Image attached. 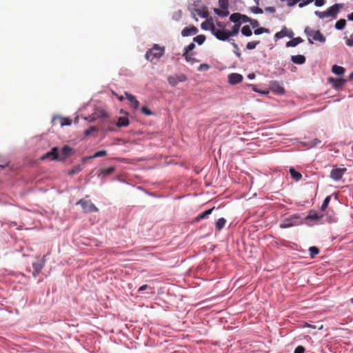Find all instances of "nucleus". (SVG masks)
<instances>
[{
    "mask_svg": "<svg viewBox=\"0 0 353 353\" xmlns=\"http://www.w3.org/2000/svg\"><path fill=\"white\" fill-rule=\"evenodd\" d=\"M303 223V219L299 214H293L288 218L285 219L280 224L281 228H288Z\"/></svg>",
    "mask_w": 353,
    "mask_h": 353,
    "instance_id": "7ed1b4c3",
    "label": "nucleus"
},
{
    "mask_svg": "<svg viewBox=\"0 0 353 353\" xmlns=\"http://www.w3.org/2000/svg\"><path fill=\"white\" fill-rule=\"evenodd\" d=\"M50 159L51 160H59V150L57 147L53 148L51 151L41 157V159Z\"/></svg>",
    "mask_w": 353,
    "mask_h": 353,
    "instance_id": "6e6552de",
    "label": "nucleus"
},
{
    "mask_svg": "<svg viewBox=\"0 0 353 353\" xmlns=\"http://www.w3.org/2000/svg\"><path fill=\"white\" fill-rule=\"evenodd\" d=\"M240 21L243 22V23H250V21H251V18H250L247 15L241 14V20H240Z\"/></svg>",
    "mask_w": 353,
    "mask_h": 353,
    "instance_id": "a19ab883",
    "label": "nucleus"
},
{
    "mask_svg": "<svg viewBox=\"0 0 353 353\" xmlns=\"http://www.w3.org/2000/svg\"><path fill=\"white\" fill-rule=\"evenodd\" d=\"M314 0H303V2L300 3L299 4V6L300 8H303L307 5H308L309 3H312Z\"/></svg>",
    "mask_w": 353,
    "mask_h": 353,
    "instance_id": "864d4df0",
    "label": "nucleus"
},
{
    "mask_svg": "<svg viewBox=\"0 0 353 353\" xmlns=\"http://www.w3.org/2000/svg\"><path fill=\"white\" fill-rule=\"evenodd\" d=\"M250 23L253 28H256L259 26V23L256 19H251V21H250Z\"/></svg>",
    "mask_w": 353,
    "mask_h": 353,
    "instance_id": "4d7b16f0",
    "label": "nucleus"
},
{
    "mask_svg": "<svg viewBox=\"0 0 353 353\" xmlns=\"http://www.w3.org/2000/svg\"><path fill=\"white\" fill-rule=\"evenodd\" d=\"M314 4L317 7L323 6L325 3V0H314Z\"/></svg>",
    "mask_w": 353,
    "mask_h": 353,
    "instance_id": "6e6d98bb",
    "label": "nucleus"
},
{
    "mask_svg": "<svg viewBox=\"0 0 353 353\" xmlns=\"http://www.w3.org/2000/svg\"><path fill=\"white\" fill-rule=\"evenodd\" d=\"M240 26H241V23H239L238 24H234L232 26V30L229 31L230 37H232V36H236L238 34V33L239 32Z\"/></svg>",
    "mask_w": 353,
    "mask_h": 353,
    "instance_id": "393cba45",
    "label": "nucleus"
},
{
    "mask_svg": "<svg viewBox=\"0 0 353 353\" xmlns=\"http://www.w3.org/2000/svg\"><path fill=\"white\" fill-rule=\"evenodd\" d=\"M32 267L34 269L32 274H33L34 277H36L41 271V270L43 268V265L40 263L37 262V263H34L32 264Z\"/></svg>",
    "mask_w": 353,
    "mask_h": 353,
    "instance_id": "412c9836",
    "label": "nucleus"
},
{
    "mask_svg": "<svg viewBox=\"0 0 353 353\" xmlns=\"http://www.w3.org/2000/svg\"><path fill=\"white\" fill-rule=\"evenodd\" d=\"M345 70L343 67L334 65L332 68V72L337 75H341L345 72Z\"/></svg>",
    "mask_w": 353,
    "mask_h": 353,
    "instance_id": "4be33fe9",
    "label": "nucleus"
},
{
    "mask_svg": "<svg viewBox=\"0 0 353 353\" xmlns=\"http://www.w3.org/2000/svg\"><path fill=\"white\" fill-rule=\"evenodd\" d=\"M350 79H353V72L350 74V77H349Z\"/></svg>",
    "mask_w": 353,
    "mask_h": 353,
    "instance_id": "0e129e2a",
    "label": "nucleus"
},
{
    "mask_svg": "<svg viewBox=\"0 0 353 353\" xmlns=\"http://www.w3.org/2000/svg\"><path fill=\"white\" fill-rule=\"evenodd\" d=\"M290 173L291 176L296 181H299L301 179L302 175L300 172L296 171L294 168L290 169Z\"/></svg>",
    "mask_w": 353,
    "mask_h": 353,
    "instance_id": "a878e982",
    "label": "nucleus"
},
{
    "mask_svg": "<svg viewBox=\"0 0 353 353\" xmlns=\"http://www.w3.org/2000/svg\"><path fill=\"white\" fill-rule=\"evenodd\" d=\"M268 32V30L264 28H257L254 30V34L256 35H259V34H261L263 32Z\"/></svg>",
    "mask_w": 353,
    "mask_h": 353,
    "instance_id": "09e8293b",
    "label": "nucleus"
},
{
    "mask_svg": "<svg viewBox=\"0 0 353 353\" xmlns=\"http://www.w3.org/2000/svg\"><path fill=\"white\" fill-rule=\"evenodd\" d=\"M310 255L311 258H314V256L319 253V249L316 246H312L309 248Z\"/></svg>",
    "mask_w": 353,
    "mask_h": 353,
    "instance_id": "473e14b6",
    "label": "nucleus"
},
{
    "mask_svg": "<svg viewBox=\"0 0 353 353\" xmlns=\"http://www.w3.org/2000/svg\"><path fill=\"white\" fill-rule=\"evenodd\" d=\"M214 12L215 14H216L217 15L222 17H227L230 13L228 11V9H221V10H220L219 8H214Z\"/></svg>",
    "mask_w": 353,
    "mask_h": 353,
    "instance_id": "b1692460",
    "label": "nucleus"
},
{
    "mask_svg": "<svg viewBox=\"0 0 353 353\" xmlns=\"http://www.w3.org/2000/svg\"><path fill=\"white\" fill-rule=\"evenodd\" d=\"M197 32L198 29L195 26H192L185 28L181 32V35L183 37H188L190 35L196 34Z\"/></svg>",
    "mask_w": 353,
    "mask_h": 353,
    "instance_id": "ddd939ff",
    "label": "nucleus"
},
{
    "mask_svg": "<svg viewBox=\"0 0 353 353\" xmlns=\"http://www.w3.org/2000/svg\"><path fill=\"white\" fill-rule=\"evenodd\" d=\"M252 11L255 14H262L263 13V10L259 7H254L252 8Z\"/></svg>",
    "mask_w": 353,
    "mask_h": 353,
    "instance_id": "bf43d9fd",
    "label": "nucleus"
},
{
    "mask_svg": "<svg viewBox=\"0 0 353 353\" xmlns=\"http://www.w3.org/2000/svg\"><path fill=\"white\" fill-rule=\"evenodd\" d=\"M232 46L234 48V54L238 57H241V54L239 51V48L238 47V45L236 43H235L234 42L232 43Z\"/></svg>",
    "mask_w": 353,
    "mask_h": 353,
    "instance_id": "37998d69",
    "label": "nucleus"
},
{
    "mask_svg": "<svg viewBox=\"0 0 353 353\" xmlns=\"http://www.w3.org/2000/svg\"><path fill=\"white\" fill-rule=\"evenodd\" d=\"M214 24L212 20H207L201 23V28L205 30L211 31V25Z\"/></svg>",
    "mask_w": 353,
    "mask_h": 353,
    "instance_id": "c85d7f7f",
    "label": "nucleus"
},
{
    "mask_svg": "<svg viewBox=\"0 0 353 353\" xmlns=\"http://www.w3.org/2000/svg\"><path fill=\"white\" fill-rule=\"evenodd\" d=\"M183 57H185V59L188 62L194 63V61H196V59L194 57L193 53L184 52Z\"/></svg>",
    "mask_w": 353,
    "mask_h": 353,
    "instance_id": "7c9ffc66",
    "label": "nucleus"
},
{
    "mask_svg": "<svg viewBox=\"0 0 353 353\" xmlns=\"http://www.w3.org/2000/svg\"><path fill=\"white\" fill-rule=\"evenodd\" d=\"M321 140H319V139H314L311 140V141H308L307 143H306L305 145L310 148H313V147H316L317 145L321 143Z\"/></svg>",
    "mask_w": 353,
    "mask_h": 353,
    "instance_id": "c9c22d12",
    "label": "nucleus"
},
{
    "mask_svg": "<svg viewBox=\"0 0 353 353\" xmlns=\"http://www.w3.org/2000/svg\"><path fill=\"white\" fill-rule=\"evenodd\" d=\"M214 207L205 210V212H203L202 213H200L195 219L194 221L198 222L203 219H205L208 217V215L211 214L212 211L214 210Z\"/></svg>",
    "mask_w": 353,
    "mask_h": 353,
    "instance_id": "a211bd4d",
    "label": "nucleus"
},
{
    "mask_svg": "<svg viewBox=\"0 0 353 353\" xmlns=\"http://www.w3.org/2000/svg\"><path fill=\"white\" fill-rule=\"evenodd\" d=\"M241 32L246 37H250L252 34V30L249 26H244L241 29Z\"/></svg>",
    "mask_w": 353,
    "mask_h": 353,
    "instance_id": "2f4dec72",
    "label": "nucleus"
},
{
    "mask_svg": "<svg viewBox=\"0 0 353 353\" xmlns=\"http://www.w3.org/2000/svg\"><path fill=\"white\" fill-rule=\"evenodd\" d=\"M347 19L350 21H353V12L347 15Z\"/></svg>",
    "mask_w": 353,
    "mask_h": 353,
    "instance_id": "680f3d73",
    "label": "nucleus"
},
{
    "mask_svg": "<svg viewBox=\"0 0 353 353\" xmlns=\"http://www.w3.org/2000/svg\"><path fill=\"white\" fill-rule=\"evenodd\" d=\"M230 20L235 24H238L237 23L241 20V13L235 12L232 14L230 17Z\"/></svg>",
    "mask_w": 353,
    "mask_h": 353,
    "instance_id": "bb28decb",
    "label": "nucleus"
},
{
    "mask_svg": "<svg viewBox=\"0 0 353 353\" xmlns=\"http://www.w3.org/2000/svg\"><path fill=\"white\" fill-rule=\"evenodd\" d=\"M346 171V168H337L336 165H334L330 172V178L334 181H339L342 179Z\"/></svg>",
    "mask_w": 353,
    "mask_h": 353,
    "instance_id": "423d86ee",
    "label": "nucleus"
},
{
    "mask_svg": "<svg viewBox=\"0 0 353 353\" xmlns=\"http://www.w3.org/2000/svg\"><path fill=\"white\" fill-rule=\"evenodd\" d=\"M279 92L283 93L284 92V88L282 87H279Z\"/></svg>",
    "mask_w": 353,
    "mask_h": 353,
    "instance_id": "e2e57ef3",
    "label": "nucleus"
},
{
    "mask_svg": "<svg viewBox=\"0 0 353 353\" xmlns=\"http://www.w3.org/2000/svg\"><path fill=\"white\" fill-rule=\"evenodd\" d=\"M165 52V48L161 47L158 44H154L152 48L147 51L145 57L147 60L152 61L154 59L161 58Z\"/></svg>",
    "mask_w": 353,
    "mask_h": 353,
    "instance_id": "f03ea898",
    "label": "nucleus"
},
{
    "mask_svg": "<svg viewBox=\"0 0 353 353\" xmlns=\"http://www.w3.org/2000/svg\"><path fill=\"white\" fill-rule=\"evenodd\" d=\"M129 125V119L126 117H121L118 119L117 126L119 128L126 127Z\"/></svg>",
    "mask_w": 353,
    "mask_h": 353,
    "instance_id": "6ab92c4d",
    "label": "nucleus"
},
{
    "mask_svg": "<svg viewBox=\"0 0 353 353\" xmlns=\"http://www.w3.org/2000/svg\"><path fill=\"white\" fill-rule=\"evenodd\" d=\"M187 80V77L185 74H174L170 76L168 78V83L172 86H176L179 82H183Z\"/></svg>",
    "mask_w": 353,
    "mask_h": 353,
    "instance_id": "0eeeda50",
    "label": "nucleus"
},
{
    "mask_svg": "<svg viewBox=\"0 0 353 353\" xmlns=\"http://www.w3.org/2000/svg\"><path fill=\"white\" fill-rule=\"evenodd\" d=\"M72 124V120L70 118H61V125H70Z\"/></svg>",
    "mask_w": 353,
    "mask_h": 353,
    "instance_id": "ea45409f",
    "label": "nucleus"
},
{
    "mask_svg": "<svg viewBox=\"0 0 353 353\" xmlns=\"http://www.w3.org/2000/svg\"><path fill=\"white\" fill-rule=\"evenodd\" d=\"M304 32L308 37V41L312 44L313 41H319L324 43L325 41V37L320 32V30H315L312 29L310 27L307 26L304 30Z\"/></svg>",
    "mask_w": 353,
    "mask_h": 353,
    "instance_id": "f257e3e1",
    "label": "nucleus"
},
{
    "mask_svg": "<svg viewBox=\"0 0 353 353\" xmlns=\"http://www.w3.org/2000/svg\"><path fill=\"white\" fill-rule=\"evenodd\" d=\"M323 217V215L319 214L316 212H310L309 215L305 217L306 220L319 221Z\"/></svg>",
    "mask_w": 353,
    "mask_h": 353,
    "instance_id": "5701e85b",
    "label": "nucleus"
},
{
    "mask_svg": "<svg viewBox=\"0 0 353 353\" xmlns=\"http://www.w3.org/2000/svg\"><path fill=\"white\" fill-rule=\"evenodd\" d=\"M340 7H342L341 5H339V4H334L333 6H332L331 7H330L327 10H326V13L327 14V17H332L334 18H336V15L338 14V12H339V8Z\"/></svg>",
    "mask_w": 353,
    "mask_h": 353,
    "instance_id": "9b49d317",
    "label": "nucleus"
},
{
    "mask_svg": "<svg viewBox=\"0 0 353 353\" xmlns=\"http://www.w3.org/2000/svg\"><path fill=\"white\" fill-rule=\"evenodd\" d=\"M291 60L294 63L301 65L305 63L306 59L303 55L298 54L292 55L291 57Z\"/></svg>",
    "mask_w": 353,
    "mask_h": 353,
    "instance_id": "dca6fc26",
    "label": "nucleus"
},
{
    "mask_svg": "<svg viewBox=\"0 0 353 353\" xmlns=\"http://www.w3.org/2000/svg\"><path fill=\"white\" fill-rule=\"evenodd\" d=\"M226 220L224 218H220L217 220L216 223V228L218 230H221L223 229L225 225Z\"/></svg>",
    "mask_w": 353,
    "mask_h": 353,
    "instance_id": "cd10ccee",
    "label": "nucleus"
},
{
    "mask_svg": "<svg viewBox=\"0 0 353 353\" xmlns=\"http://www.w3.org/2000/svg\"><path fill=\"white\" fill-rule=\"evenodd\" d=\"M328 81L332 84V86L335 89H341L345 83V80L343 79H335L330 77L328 79Z\"/></svg>",
    "mask_w": 353,
    "mask_h": 353,
    "instance_id": "9d476101",
    "label": "nucleus"
},
{
    "mask_svg": "<svg viewBox=\"0 0 353 353\" xmlns=\"http://www.w3.org/2000/svg\"><path fill=\"white\" fill-rule=\"evenodd\" d=\"M96 130H97V128L95 127L91 126L85 131V135H90V134H91V133L92 132L96 131Z\"/></svg>",
    "mask_w": 353,
    "mask_h": 353,
    "instance_id": "603ef678",
    "label": "nucleus"
},
{
    "mask_svg": "<svg viewBox=\"0 0 353 353\" xmlns=\"http://www.w3.org/2000/svg\"><path fill=\"white\" fill-rule=\"evenodd\" d=\"M210 68V66L208 64H206V63H202L201 64L199 68H198V70L199 71H206L208 70V69Z\"/></svg>",
    "mask_w": 353,
    "mask_h": 353,
    "instance_id": "a18cd8bd",
    "label": "nucleus"
},
{
    "mask_svg": "<svg viewBox=\"0 0 353 353\" xmlns=\"http://www.w3.org/2000/svg\"><path fill=\"white\" fill-rule=\"evenodd\" d=\"M330 200H331L330 196H327L325 197V199H324L323 203L321 205V210L324 211L327 208L328 204L330 202Z\"/></svg>",
    "mask_w": 353,
    "mask_h": 353,
    "instance_id": "4c0bfd02",
    "label": "nucleus"
},
{
    "mask_svg": "<svg viewBox=\"0 0 353 353\" xmlns=\"http://www.w3.org/2000/svg\"><path fill=\"white\" fill-rule=\"evenodd\" d=\"M243 76L238 73H232L228 75V82L232 85L241 83L243 81Z\"/></svg>",
    "mask_w": 353,
    "mask_h": 353,
    "instance_id": "1a4fd4ad",
    "label": "nucleus"
},
{
    "mask_svg": "<svg viewBox=\"0 0 353 353\" xmlns=\"http://www.w3.org/2000/svg\"><path fill=\"white\" fill-rule=\"evenodd\" d=\"M315 14L318 16L320 19H323L325 17H328L327 14L326 13V11L320 12V11H316Z\"/></svg>",
    "mask_w": 353,
    "mask_h": 353,
    "instance_id": "79ce46f5",
    "label": "nucleus"
},
{
    "mask_svg": "<svg viewBox=\"0 0 353 353\" xmlns=\"http://www.w3.org/2000/svg\"><path fill=\"white\" fill-rule=\"evenodd\" d=\"M350 302L353 304V298L350 299Z\"/></svg>",
    "mask_w": 353,
    "mask_h": 353,
    "instance_id": "774afa93",
    "label": "nucleus"
},
{
    "mask_svg": "<svg viewBox=\"0 0 353 353\" xmlns=\"http://www.w3.org/2000/svg\"><path fill=\"white\" fill-rule=\"evenodd\" d=\"M301 0H288V6L291 7L299 3Z\"/></svg>",
    "mask_w": 353,
    "mask_h": 353,
    "instance_id": "13d9d810",
    "label": "nucleus"
},
{
    "mask_svg": "<svg viewBox=\"0 0 353 353\" xmlns=\"http://www.w3.org/2000/svg\"><path fill=\"white\" fill-rule=\"evenodd\" d=\"M148 288H149V286L148 285H143L139 288L138 291L141 292L143 290H147Z\"/></svg>",
    "mask_w": 353,
    "mask_h": 353,
    "instance_id": "052dcab7",
    "label": "nucleus"
},
{
    "mask_svg": "<svg viewBox=\"0 0 353 353\" xmlns=\"http://www.w3.org/2000/svg\"><path fill=\"white\" fill-rule=\"evenodd\" d=\"M195 48V44L194 43H190L188 46L185 48L184 52H190Z\"/></svg>",
    "mask_w": 353,
    "mask_h": 353,
    "instance_id": "49530a36",
    "label": "nucleus"
},
{
    "mask_svg": "<svg viewBox=\"0 0 353 353\" xmlns=\"http://www.w3.org/2000/svg\"><path fill=\"white\" fill-rule=\"evenodd\" d=\"M141 112L145 115H151L152 114V111L145 106L141 108Z\"/></svg>",
    "mask_w": 353,
    "mask_h": 353,
    "instance_id": "3c124183",
    "label": "nucleus"
},
{
    "mask_svg": "<svg viewBox=\"0 0 353 353\" xmlns=\"http://www.w3.org/2000/svg\"><path fill=\"white\" fill-rule=\"evenodd\" d=\"M118 99L120 100V101H123V96H121V97H118Z\"/></svg>",
    "mask_w": 353,
    "mask_h": 353,
    "instance_id": "69168bd1",
    "label": "nucleus"
},
{
    "mask_svg": "<svg viewBox=\"0 0 353 353\" xmlns=\"http://www.w3.org/2000/svg\"><path fill=\"white\" fill-rule=\"evenodd\" d=\"M253 77H254V74H249V75H248V77H249L250 79H252V78H253Z\"/></svg>",
    "mask_w": 353,
    "mask_h": 353,
    "instance_id": "338daca9",
    "label": "nucleus"
},
{
    "mask_svg": "<svg viewBox=\"0 0 353 353\" xmlns=\"http://www.w3.org/2000/svg\"><path fill=\"white\" fill-rule=\"evenodd\" d=\"M106 155H107L106 150H100V151L95 152L92 156L89 157L88 159L101 157H105Z\"/></svg>",
    "mask_w": 353,
    "mask_h": 353,
    "instance_id": "72a5a7b5",
    "label": "nucleus"
},
{
    "mask_svg": "<svg viewBox=\"0 0 353 353\" xmlns=\"http://www.w3.org/2000/svg\"><path fill=\"white\" fill-rule=\"evenodd\" d=\"M219 4L221 9H228L229 7L228 0H219Z\"/></svg>",
    "mask_w": 353,
    "mask_h": 353,
    "instance_id": "58836bf2",
    "label": "nucleus"
},
{
    "mask_svg": "<svg viewBox=\"0 0 353 353\" xmlns=\"http://www.w3.org/2000/svg\"><path fill=\"white\" fill-rule=\"evenodd\" d=\"M125 95L126 98L130 102L132 107L134 109H137L139 106V102L138 100H137L136 97L134 96H133L132 94H129L128 92H125Z\"/></svg>",
    "mask_w": 353,
    "mask_h": 353,
    "instance_id": "4468645a",
    "label": "nucleus"
},
{
    "mask_svg": "<svg viewBox=\"0 0 353 353\" xmlns=\"http://www.w3.org/2000/svg\"><path fill=\"white\" fill-rule=\"evenodd\" d=\"M346 45L350 47H353V32L350 34V37L346 39Z\"/></svg>",
    "mask_w": 353,
    "mask_h": 353,
    "instance_id": "c03bdc74",
    "label": "nucleus"
},
{
    "mask_svg": "<svg viewBox=\"0 0 353 353\" xmlns=\"http://www.w3.org/2000/svg\"><path fill=\"white\" fill-rule=\"evenodd\" d=\"M215 26H216V28H218V30H224V29H225V25L223 24V23L221 22V21H216Z\"/></svg>",
    "mask_w": 353,
    "mask_h": 353,
    "instance_id": "5fc2aeb1",
    "label": "nucleus"
},
{
    "mask_svg": "<svg viewBox=\"0 0 353 353\" xmlns=\"http://www.w3.org/2000/svg\"><path fill=\"white\" fill-rule=\"evenodd\" d=\"M304 352H305V347L302 345L297 346L294 351V353H304Z\"/></svg>",
    "mask_w": 353,
    "mask_h": 353,
    "instance_id": "8fccbe9b",
    "label": "nucleus"
},
{
    "mask_svg": "<svg viewBox=\"0 0 353 353\" xmlns=\"http://www.w3.org/2000/svg\"><path fill=\"white\" fill-rule=\"evenodd\" d=\"M77 204L81 205L84 212H98V208L90 200L84 199H81L77 202Z\"/></svg>",
    "mask_w": 353,
    "mask_h": 353,
    "instance_id": "39448f33",
    "label": "nucleus"
},
{
    "mask_svg": "<svg viewBox=\"0 0 353 353\" xmlns=\"http://www.w3.org/2000/svg\"><path fill=\"white\" fill-rule=\"evenodd\" d=\"M303 41V40L301 37L293 38L292 39H291L290 41H289L286 43V46L287 47H295L298 44L302 43Z\"/></svg>",
    "mask_w": 353,
    "mask_h": 353,
    "instance_id": "aec40b11",
    "label": "nucleus"
},
{
    "mask_svg": "<svg viewBox=\"0 0 353 353\" xmlns=\"http://www.w3.org/2000/svg\"><path fill=\"white\" fill-rule=\"evenodd\" d=\"M115 171V167L111 166L108 168H102L100 171L99 176L105 177L108 176Z\"/></svg>",
    "mask_w": 353,
    "mask_h": 353,
    "instance_id": "2eb2a0df",
    "label": "nucleus"
},
{
    "mask_svg": "<svg viewBox=\"0 0 353 353\" xmlns=\"http://www.w3.org/2000/svg\"><path fill=\"white\" fill-rule=\"evenodd\" d=\"M194 41L196 42L199 45H201L205 40V37L203 34H200L194 38Z\"/></svg>",
    "mask_w": 353,
    "mask_h": 353,
    "instance_id": "f704fd0d",
    "label": "nucleus"
},
{
    "mask_svg": "<svg viewBox=\"0 0 353 353\" xmlns=\"http://www.w3.org/2000/svg\"><path fill=\"white\" fill-rule=\"evenodd\" d=\"M211 32L217 39L221 41H227L230 38L228 30H218L215 24L211 25Z\"/></svg>",
    "mask_w": 353,
    "mask_h": 353,
    "instance_id": "20e7f679",
    "label": "nucleus"
},
{
    "mask_svg": "<svg viewBox=\"0 0 353 353\" xmlns=\"http://www.w3.org/2000/svg\"><path fill=\"white\" fill-rule=\"evenodd\" d=\"M259 43L260 41H250L247 43L246 48L248 50H254Z\"/></svg>",
    "mask_w": 353,
    "mask_h": 353,
    "instance_id": "e433bc0d",
    "label": "nucleus"
},
{
    "mask_svg": "<svg viewBox=\"0 0 353 353\" xmlns=\"http://www.w3.org/2000/svg\"><path fill=\"white\" fill-rule=\"evenodd\" d=\"M286 36L292 37L293 32L292 30H289L285 27H284L280 32H276L274 35L275 38L277 39H282Z\"/></svg>",
    "mask_w": 353,
    "mask_h": 353,
    "instance_id": "f8f14e48",
    "label": "nucleus"
},
{
    "mask_svg": "<svg viewBox=\"0 0 353 353\" xmlns=\"http://www.w3.org/2000/svg\"><path fill=\"white\" fill-rule=\"evenodd\" d=\"M72 149L68 145L63 146L61 150V157L59 160H63L65 159L66 157H69L72 153Z\"/></svg>",
    "mask_w": 353,
    "mask_h": 353,
    "instance_id": "f3484780",
    "label": "nucleus"
},
{
    "mask_svg": "<svg viewBox=\"0 0 353 353\" xmlns=\"http://www.w3.org/2000/svg\"><path fill=\"white\" fill-rule=\"evenodd\" d=\"M346 25L345 19H341L335 23V28L337 30H343Z\"/></svg>",
    "mask_w": 353,
    "mask_h": 353,
    "instance_id": "c756f323",
    "label": "nucleus"
},
{
    "mask_svg": "<svg viewBox=\"0 0 353 353\" xmlns=\"http://www.w3.org/2000/svg\"><path fill=\"white\" fill-rule=\"evenodd\" d=\"M81 170V168L79 166H77V167L74 168L71 170H70L68 174L70 175H73L74 174L79 172Z\"/></svg>",
    "mask_w": 353,
    "mask_h": 353,
    "instance_id": "de8ad7c7",
    "label": "nucleus"
}]
</instances>
